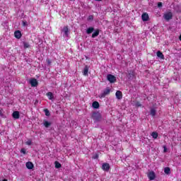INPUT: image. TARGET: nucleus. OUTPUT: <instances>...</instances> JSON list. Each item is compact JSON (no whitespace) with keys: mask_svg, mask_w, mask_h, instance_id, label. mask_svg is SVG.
I'll return each instance as SVG.
<instances>
[{"mask_svg":"<svg viewBox=\"0 0 181 181\" xmlns=\"http://www.w3.org/2000/svg\"><path fill=\"white\" fill-rule=\"evenodd\" d=\"M25 166H26L27 169L32 170V169H33V166H34L33 163L28 161L26 163Z\"/></svg>","mask_w":181,"mask_h":181,"instance_id":"nucleus-13","label":"nucleus"},{"mask_svg":"<svg viewBox=\"0 0 181 181\" xmlns=\"http://www.w3.org/2000/svg\"><path fill=\"white\" fill-rule=\"evenodd\" d=\"M100 35V30H95V31L92 34V37H97Z\"/></svg>","mask_w":181,"mask_h":181,"instance_id":"nucleus-20","label":"nucleus"},{"mask_svg":"<svg viewBox=\"0 0 181 181\" xmlns=\"http://www.w3.org/2000/svg\"><path fill=\"white\" fill-rule=\"evenodd\" d=\"M13 118L15 119H19V112L15 111L13 112Z\"/></svg>","mask_w":181,"mask_h":181,"instance_id":"nucleus-15","label":"nucleus"},{"mask_svg":"<svg viewBox=\"0 0 181 181\" xmlns=\"http://www.w3.org/2000/svg\"><path fill=\"white\" fill-rule=\"evenodd\" d=\"M92 107H93V108H95V109L100 108V103H98V102H97V101H95L93 103Z\"/></svg>","mask_w":181,"mask_h":181,"instance_id":"nucleus-16","label":"nucleus"},{"mask_svg":"<svg viewBox=\"0 0 181 181\" xmlns=\"http://www.w3.org/2000/svg\"><path fill=\"white\" fill-rule=\"evenodd\" d=\"M164 173H165V175H169V173H170V168L168 167L165 168Z\"/></svg>","mask_w":181,"mask_h":181,"instance_id":"nucleus-24","label":"nucleus"},{"mask_svg":"<svg viewBox=\"0 0 181 181\" xmlns=\"http://www.w3.org/2000/svg\"><path fill=\"white\" fill-rule=\"evenodd\" d=\"M111 93V89L110 88H106L104 90L103 93L100 94V98H105L106 95H108Z\"/></svg>","mask_w":181,"mask_h":181,"instance_id":"nucleus-3","label":"nucleus"},{"mask_svg":"<svg viewBox=\"0 0 181 181\" xmlns=\"http://www.w3.org/2000/svg\"><path fill=\"white\" fill-rule=\"evenodd\" d=\"M168 148H166V146H164V152H166Z\"/></svg>","mask_w":181,"mask_h":181,"instance_id":"nucleus-34","label":"nucleus"},{"mask_svg":"<svg viewBox=\"0 0 181 181\" xmlns=\"http://www.w3.org/2000/svg\"><path fill=\"white\" fill-rule=\"evenodd\" d=\"M55 168L57 169H59V168H62V164H60V163H59L57 161H55Z\"/></svg>","mask_w":181,"mask_h":181,"instance_id":"nucleus-25","label":"nucleus"},{"mask_svg":"<svg viewBox=\"0 0 181 181\" xmlns=\"http://www.w3.org/2000/svg\"><path fill=\"white\" fill-rule=\"evenodd\" d=\"M47 63L48 64H52V62L50 61V59H47Z\"/></svg>","mask_w":181,"mask_h":181,"instance_id":"nucleus-33","label":"nucleus"},{"mask_svg":"<svg viewBox=\"0 0 181 181\" xmlns=\"http://www.w3.org/2000/svg\"><path fill=\"white\" fill-rule=\"evenodd\" d=\"M156 54H157V57H158L159 59H161V60H165V56L163 55L162 52L158 51Z\"/></svg>","mask_w":181,"mask_h":181,"instance_id":"nucleus-14","label":"nucleus"},{"mask_svg":"<svg viewBox=\"0 0 181 181\" xmlns=\"http://www.w3.org/2000/svg\"><path fill=\"white\" fill-rule=\"evenodd\" d=\"M148 177L149 180H155V177H156L155 172H153V171L149 172L148 173Z\"/></svg>","mask_w":181,"mask_h":181,"instance_id":"nucleus-8","label":"nucleus"},{"mask_svg":"<svg viewBox=\"0 0 181 181\" xmlns=\"http://www.w3.org/2000/svg\"><path fill=\"white\" fill-rule=\"evenodd\" d=\"M102 169L105 172H108L110 170V164L107 163H103L102 165Z\"/></svg>","mask_w":181,"mask_h":181,"instance_id":"nucleus-7","label":"nucleus"},{"mask_svg":"<svg viewBox=\"0 0 181 181\" xmlns=\"http://www.w3.org/2000/svg\"><path fill=\"white\" fill-rule=\"evenodd\" d=\"M107 79L110 83H115L117 81V77L112 74H108L107 76Z\"/></svg>","mask_w":181,"mask_h":181,"instance_id":"nucleus-2","label":"nucleus"},{"mask_svg":"<svg viewBox=\"0 0 181 181\" xmlns=\"http://www.w3.org/2000/svg\"><path fill=\"white\" fill-rule=\"evenodd\" d=\"M158 8H162V2H158Z\"/></svg>","mask_w":181,"mask_h":181,"instance_id":"nucleus-31","label":"nucleus"},{"mask_svg":"<svg viewBox=\"0 0 181 181\" xmlns=\"http://www.w3.org/2000/svg\"><path fill=\"white\" fill-rule=\"evenodd\" d=\"M141 19L143 22H147V21H149V15L148 14V13H144L141 15Z\"/></svg>","mask_w":181,"mask_h":181,"instance_id":"nucleus-6","label":"nucleus"},{"mask_svg":"<svg viewBox=\"0 0 181 181\" xmlns=\"http://www.w3.org/2000/svg\"><path fill=\"white\" fill-rule=\"evenodd\" d=\"M44 124V127H45V128H49V127H50L52 125L51 122H49L48 121H44L43 122Z\"/></svg>","mask_w":181,"mask_h":181,"instance_id":"nucleus-21","label":"nucleus"},{"mask_svg":"<svg viewBox=\"0 0 181 181\" xmlns=\"http://www.w3.org/2000/svg\"><path fill=\"white\" fill-rule=\"evenodd\" d=\"M94 32V28L90 27L87 29L86 33L87 35H90V33H93Z\"/></svg>","mask_w":181,"mask_h":181,"instance_id":"nucleus-19","label":"nucleus"},{"mask_svg":"<svg viewBox=\"0 0 181 181\" xmlns=\"http://www.w3.org/2000/svg\"><path fill=\"white\" fill-rule=\"evenodd\" d=\"M150 114L152 115V117H155L156 115V110L152 108L150 111Z\"/></svg>","mask_w":181,"mask_h":181,"instance_id":"nucleus-22","label":"nucleus"},{"mask_svg":"<svg viewBox=\"0 0 181 181\" xmlns=\"http://www.w3.org/2000/svg\"><path fill=\"white\" fill-rule=\"evenodd\" d=\"M115 95L117 100H122V92L121 90H117Z\"/></svg>","mask_w":181,"mask_h":181,"instance_id":"nucleus-10","label":"nucleus"},{"mask_svg":"<svg viewBox=\"0 0 181 181\" xmlns=\"http://www.w3.org/2000/svg\"><path fill=\"white\" fill-rule=\"evenodd\" d=\"M26 25H28V22L27 21H23V26H26Z\"/></svg>","mask_w":181,"mask_h":181,"instance_id":"nucleus-32","label":"nucleus"},{"mask_svg":"<svg viewBox=\"0 0 181 181\" xmlns=\"http://www.w3.org/2000/svg\"><path fill=\"white\" fill-rule=\"evenodd\" d=\"M92 118L95 121H100L101 119V115L98 112H95L93 114Z\"/></svg>","mask_w":181,"mask_h":181,"instance_id":"nucleus-4","label":"nucleus"},{"mask_svg":"<svg viewBox=\"0 0 181 181\" xmlns=\"http://www.w3.org/2000/svg\"><path fill=\"white\" fill-rule=\"evenodd\" d=\"M179 39H180V40H181V35H180Z\"/></svg>","mask_w":181,"mask_h":181,"instance_id":"nucleus-38","label":"nucleus"},{"mask_svg":"<svg viewBox=\"0 0 181 181\" xmlns=\"http://www.w3.org/2000/svg\"><path fill=\"white\" fill-rule=\"evenodd\" d=\"M93 19H94V16L93 15L88 16V21H93Z\"/></svg>","mask_w":181,"mask_h":181,"instance_id":"nucleus-27","label":"nucleus"},{"mask_svg":"<svg viewBox=\"0 0 181 181\" xmlns=\"http://www.w3.org/2000/svg\"><path fill=\"white\" fill-rule=\"evenodd\" d=\"M151 136L154 139H156L158 136V134L156 132H153L152 134H151Z\"/></svg>","mask_w":181,"mask_h":181,"instance_id":"nucleus-23","label":"nucleus"},{"mask_svg":"<svg viewBox=\"0 0 181 181\" xmlns=\"http://www.w3.org/2000/svg\"><path fill=\"white\" fill-rule=\"evenodd\" d=\"M63 32L66 37H69V26L65 25L63 28Z\"/></svg>","mask_w":181,"mask_h":181,"instance_id":"nucleus-11","label":"nucleus"},{"mask_svg":"<svg viewBox=\"0 0 181 181\" xmlns=\"http://www.w3.org/2000/svg\"><path fill=\"white\" fill-rule=\"evenodd\" d=\"M26 145H28V146H30L32 145V140L29 139L25 142Z\"/></svg>","mask_w":181,"mask_h":181,"instance_id":"nucleus-28","label":"nucleus"},{"mask_svg":"<svg viewBox=\"0 0 181 181\" xmlns=\"http://www.w3.org/2000/svg\"><path fill=\"white\" fill-rule=\"evenodd\" d=\"M23 46H28V44L26 42H24Z\"/></svg>","mask_w":181,"mask_h":181,"instance_id":"nucleus-35","label":"nucleus"},{"mask_svg":"<svg viewBox=\"0 0 181 181\" xmlns=\"http://www.w3.org/2000/svg\"><path fill=\"white\" fill-rule=\"evenodd\" d=\"M44 111L45 112L46 117H49L50 116V112L49 111V110L45 109Z\"/></svg>","mask_w":181,"mask_h":181,"instance_id":"nucleus-26","label":"nucleus"},{"mask_svg":"<svg viewBox=\"0 0 181 181\" xmlns=\"http://www.w3.org/2000/svg\"><path fill=\"white\" fill-rule=\"evenodd\" d=\"M21 153H23V155H25V154H26V150H25V148H22V149L21 150Z\"/></svg>","mask_w":181,"mask_h":181,"instance_id":"nucleus-30","label":"nucleus"},{"mask_svg":"<svg viewBox=\"0 0 181 181\" xmlns=\"http://www.w3.org/2000/svg\"><path fill=\"white\" fill-rule=\"evenodd\" d=\"M46 95L49 100H51V101H53V100H54V95L53 94V93L48 92L47 93Z\"/></svg>","mask_w":181,"mask_h":181,"instance_id":"nucleus-12","label":"nucleus"},{"mask_svg":"<svg viewBox=\"0 0 181 181\" xmlns=\"http://www.w3.org/2000/svg\"><path fill=\"white\" fill-rule=\"evenodd\" d=\"M2 181H8V180L7 179H4Z\"/></svg>","mask_w":181,"mask_h":181,"instance_id":"nucleus-37","label":"nucleus"},{"mask_svg":"<svg viewBox=\"0 0 181 181\" xmlns=\"http://www.w3.org/2000/svg\"><path fill=\"white\" fill-rule=\"evenodd\" d=\"M14 36L16 39H21L22 37V33L21 30H16L14 32Z\"/></svg>","mask_w":181,"mask_h":181,"instance_id":"nucleus-9","label":"nucleus"},{"mask_svg":"<svg viewBox=\"0 0 181 181\" xmlns=\"http://www.w3.org/2000/svg\"><path fill=\"white\" fill-rule=\"evenodd\" d=\"M83 76H88V66H85V67L83 68Z\"/></svg>","mask_w":181,"mask_h":181,"instance_id":"nucleus-17","label":"nucleus"},{"mask_svg":"<svg viewBox=\"0 0 181 181\" xmlns=\"http://www.w3.org/2000/svg\"><path fill=\"white\" fill-rule=\"evenodd\" d=\"M30 84L31 85V87H37V80H36V78L30 79Z\"/></svg>","mask_w":181,"mask_h":181,"instance_id":"nucleus-5","label":"nucleus"},{"mask_svg":"<svg viewBox=\"0 0 181 181\" xmlns=\"http://www.w3.org/2000/svg\"><path fill=\"white\" fill-rule=\"evenodd\" d=\"M137 105H138V107H141V105H139V104H138V103H137Z\"/></svg>","mask_w":181,"mask_h":181,"instance_id":"nucleus-39","label":"nucleus"},{"mask_svg":"<svg viewBox=\"0 0 181 181\" xmlns=\"http://www.w3.org/2000/svg\"><path fill=\"white\" fill-rule=\"evenodd\" d=\"M134 71H130L127 75V77L129 80H132L134 78Z\"/></svg>","mask_w":181,"mask_h":181,"instance_id":"nucleus-18","label":"nucleus"},{"mask_svg":"<svg viewBox=\"0 0 181 181\" xmlns=\"http://www.w3.org/2000/svg\"><path fill=\"white\" fill-rule=\"evenodd\" d=\"M93 159H98V153H95L93 156Z\"/></svg>","mask_w":181,"mask_h":181,"instance_id":"nucleus-29","label":"nucleus"},{"mask_svg":"<svg viewBox=\"0 0 181 181\" xmlns=\"http://www.w3.org/2000/svg\"><path fill=\"white\" fill-rule=\"evenodd\" d=\"M163 18L165 21H166L167 22H169L170 19L173 18V13H172V11H168L167 13H164Z\"/></svg>","mask_w":181,"mask_h":181,"instance_id":"nucleus-1","label":"nucleus"},{"mask_svg":"<svg viewBox=\"0 0 181 181\" xmlns=\"http://www.w3.org/2000/svg\"><path fill=\"white\" fill-rule=\"evenodd\" d=\"M0 115H2V111L0 110Z\"/></svg>","mask_w":181,"mask_h":181,"instance_id":"nucleus-36","label":"nucleus"}]
</instances>
